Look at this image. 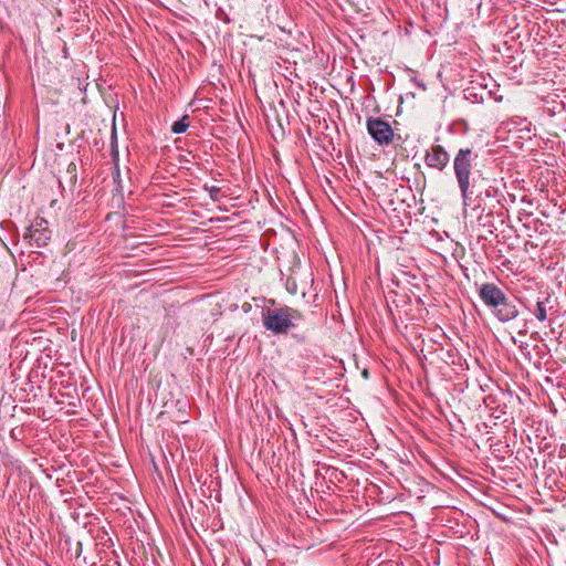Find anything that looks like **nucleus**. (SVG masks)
<instances>
[{
  "label": "nucleus",
  "instance_id": "nucleus-1",
  "mask_svg": "<svg viewBox=\"0 0 566 566\" xmlns=\"http://www.w3.org/2000/svg\"><path fill=\"white\" fill-rule=\"evenodd\" d=\"M452 168L462 205L469 207L473 201L480 179H485L479 167V154L471 147L460 148L453 157Z\"/></svg>",
  "mask_w": 566,
  "mask_h": 566
},
{
  "label": "nucleus",
  "instance_id": "nucleus-2",
  "mask_svg": "<svg viewBox=\"0 0 566 566\" xmlns=\"http://www.w3.org/2000/svg\"><path fill=\"white\" fill-rule=\"evenodd\" d=\"M304 319L301 311L281 305L276 307H265L262 310V323L266 331L275 335L287 334L290 329L296 327L298 322Z\"/></svg>",
  "mask_w": 566,
  "mask_h": 566
},
{
  "label": "nucleus",
  "instance_id": "nucleus-3",
  "mask_svg": "<svg viewBox=\"0 0 566 566\" xmlns=\"http://www.w3.org/2000/svg\"><path fill=\"white\" fill-rule=\"evenodd\" d=\"M370 137L379 145H389L394 140V129L379 117H369L366 123Z\"/></svg>",
  "mask_w": 566,
  "mask_h": 566
},
{
  "label": "nucleus",
  "instance_id": "nucleus-4",
  "mask_svg": "<svg viewBox=\"0 0 566 566\" xmlns=\"http://www.w3.org/2000/svg\"><path fill=\"white\" fill-rule=\"evenodd\" d=\"M24 238L29 239L30 243L38 248L46 245L51 239L48 221L44 218H35L28 228Z\"/></svg>",
  "mask_w": 566,
  "mask_h": 566
},
{
  "label": "nucleus",
  "instance_id": "nucleus-5",
  "mask_svg": "<svg viewBox=\"0 0 566 566\" xmlns=\"http://www.w3.org/2000/svg\"><path fill=\"white\" fill-rule=\"evenodd\" d=\"M450 161L448 151L441 145H432L427 149L424 155V164L427 167L443 171Z\"/></svg>",
  "mask_w": 566,
  "mask_h": 566
},
{
  "label": "nucleus",
  "instance_id": "nucleus-6",
  "mask_svg": "<svg viewBox=\"0 0 566 566\" xmlns=\"http://www.w3.org/2000/svg\"><path fill=\"white\" fill-rule=\"evenodd\" d=\"M479 296L488 308L493 310L506 294L494 283H483L479 289Z\"/></svg>",
  "mask_w": 566,
  "mask_h": 566
},
{
  "label": "nucleus",
  "instance_id": "nucleus-7",
  "mask_svg": "<svg viewBox=\"0 0 566 566\" xmlns=\"http://www.w3.org/2000/svg\"><path fill=\"white\" fill-rule=\"evenodd\" d=\"M491 311L493 315L502 323L513 321L518 316L520 313L516 301L509 298L507 296Z\"/></svg>",
  "mask_w": 566,
  "mask_h": 566
},
{
  "label": "nucleus",
  "instance_id": "nucleus-8",
  "mask_svg": "<svg viewBox=\"0 0 566 566\" xmlns=\"http://www.w3.org/2000/svg\"><path fill=\"white\" fill-rule=\"evenodd\" d=\"M549 303V296L542 301H537L534 315L539 322H545L547 319V312L553 308L552 306H548Z\"/></svg>",
  "mask_w": 566,
  "mask_h": 566
},
{
  "label": "nucleus",
  "instance_id": "nucleus-9",
  "mask_svg": "<svg viewBox=\"0 0 566 566\" xmlns=\"http://www.w3.org/2000/svg\"><path fill=\"white\" fill-rule=\"evenodd\" d=\"M189 116L184 115L179 120H176L171 126V132L174 134H182L187 130L189 127Z\"/></svg>",
  "mask_w": 566,
  "mask_h": 566
},
{
  "label": "nucleus",
  "instance_id": "nucleus-10",
  "mask_svg": "<svg viewBox=\"0 0 566 566\" xmlns=\"http://www.w3.org/2000/svg\"><path fill=\"white\" fill-rule=\"evenodd\" d=\"M205 189L209 192V196L210 198L213 200V201H218L220 199V192H221V189L217 186H210L208 187L207 185L205 186Z\"/></svg>",
  "mask_w": 566,
  "mask_h": 566
}]
</instances>
